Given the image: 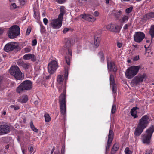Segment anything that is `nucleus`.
Masks as SVG:
<instances>
[{
  "mask_svg": "<svg viewBox=\"0 0 154 154\" xmlns=\"http://www.w3.org/2000/svg\"><path fill=\"white\" fill-rule=\"evenodd\" d=\"M28 100V97L27 95H25L20 97L18 99L19 102L22 103H25Z\"/></svg>",
  "mask_w": 154,
  "mask_h": 154,
  "instance_id": "20",
  "label": "nucleus"
},
{
  "mask_svg": "<svg viewBox=\"0 0 154 154\" xmlns=\"http://www.w3.org/2000/svg\"><path fill=\"white\" fill-rule=\"evenodd\" d=\"M113 70L114 72H116L117 71V68H108V70L109 71H111Z\"/></svg>",
  "mask_w": 154,
  "mask_h": 154,
  "instance_id": "49",
  "label": "nucleus"
},
{
  "mask_svg": "<svg viewBox=\"0 0 154 154\" xmlns=\"http://www.w3.org/2000/svg\"><path fill=\"white\" fill-rule=\"evenodd\" d=\"M110 83L111 86V85H115L114 84V80L113 76L111 75H110Z\"/></svg>",
  "mask_w": 154,
  "mask_h": 154,
  "instance_id": "34",
  "label": "nucleus"
},
{
  "mask_svg": "<svg viewBox=\"0 0 154 154\" xmlns=\"http://www.w3.org/2000/svg\"><path fill=\"white\" fill-rule=\"evenodd\" d=\"M70 30V29L67 28H65L63 31L64 34H65Z\"/></svg>",
  "mask_w": 154,
  "mask_h": 154,
  "instance_id": "50",
  "label": "nucleus"
},
{
  "mask_svg": "<svg viewBox=\"0 0 154 154\" xmlns=\"http://www.w3.org/2000/svg\"><path fill=\"white\" fill-rule=\"evenodd\" d=\"M10 9L11 10L17 8V6L15 3H12L10 7Z\"/></svg>",
  "mask_w": 154,
  "mask_h": 154,
  "instance_id": "37",
  "label": "nucleus"
},
{
  "mask_svg": "<svg viewBox=\"0 0 154 154\" xmlns=\"http://www.w3.org/2000/svg\"><path fill=\"white\" fill-rule=\"evenodd\" d=\"M139 56H136L134 57L133 60L134 61H137L139 60Z\"/></svg>",
  "mask_w": 154,
  "mask_h": 154,
  "instance_id": "53",
  "label": "nucleus"
},
{
  "mask_svg": "<svg viewBox=\"0 0 154 154\" xmlns=\"http://www.w3.org/2000/svg\"><path fill=\"white\" fill-rule=\"evenodd\" d=\"M37 43V40L36 39H35L32 40V45L33 46H35L36 45Z\"/></svg>",
  "mask_w": 154,
  "mask_h": 154,
  "instance_id": "51",
  "label": "nucleus"
},
{
  "mask_svg": "<svg viewBox=\"0 0 154 154\" xmlns=\"http://www.w3.org/2000/svg\"><path fill=\"white\" fill-rule=\"evenodd\" d=\"M68 75V68H65V72L64 74V77L65 80L67 79Z\"/></svg>",
  "mask_w": 154,
  "mask_h": 154,
  "instance_id": "35",
  "label": "nucleus"
},
{
  "mask_svg": "<svg viewBox=\"0 0 154 154\" xmlns=\"http://www.w3.org/2000/svg\"><path fill=\"white\" fill-rule=\"evenodd\" d=\"M122 44L121 43L118 42L117 44V46L119 48H120L122 46Z\"/></svg>",
  "mask_w": 154,
  "mask_h": 154,
  "instance_id": "57",
  "label": "nucleus"
},
{
  "mask_svg": "<svg viewBox=\"0 0 154 154\" xmlns=\"http://www.w3.org/2000/svg\"><path fill=\"white\" fill-rule=\"evenodd\" d=\"M54 150H55V149H54V148L52 149L51 151V154H52L53 153Z\"/></svg>",
  "mask_w": 154,
  "mask_h": 154,
  "instance_id": "64",
  "label": "nucleus"
},
{
  "mask_svg": "<svg viewBox=\"0 0 154 154\" xmlns=\"http://www.w3.org/2000/svg\"><path fill=\"white\" fill-rule=\"evenodd\" d=\"M98 56L100 58L101 61H104L105 60V57L103 52V51H100L98 54Z\"/></svg>",
  "mask_w": 154,
  "mask_h": 154,
  "instance_id": "28",
  "label": "nucleus"
},
{
  "mask_svg": "<svg viewBox=\"0 0 154 154\" xmlns=\"http://www.w3.org/2000/svg\"><path fill=\"white\" fill-rule=\"evenodd\" d=\"M106 28L108 30L112 32L119 33L121 27L116 24H110L107 26Z\"/></svg>",
  "mask_w": 154,
  "mask_h": 154,
  "instance_id": "14",
  "label": "nucleus"
},
{
  "mask_svg": "<svg viewBox=\"0 0 154 154\" xmlns=\"http://www.w3.org/2000/svg\"><path fill=\"white\" fill-rule=\"evenodd\" d=\"M107 62L108 67H113L114 66H116L113 61L107 60Z\"/></svg>",
  "mask_w": 154,
  "mask_h": 154,
  "instance_id": "30",
  "label": "nucleus"
},
{
  "mask_svg": "<svg viewBox=\"0 0 154 154\" xmlns=\"http://www.w3.org/2000/svg\"><path fill=\"white\" fill-rule=\"evenodd\" d=\"M57 68H48V71L50 74H54L56 71Z\"/></svg>",
  "mask_w": 154,
  "mask_h": 154,
  "instance_id": "32",
  "label": "nucleus"
},
{
  "mask_svg": "<svg viewBox=\"0 0 154 154\" xmlns=\"http://www.w3.org/2000/svg\"><path fill=\"white\" fill-rule=\"evenodd\" d=\"M139 68H128L125 72L126 77L128 79L133 78L138 73Z\"/></svg>",
  "mask_w": 154,
  "mask_h": 154,
  "instance_id": "8",
  "label": "nucleus"
},
{
  "mask_svg": "<svg viewBox=\"0 0 154 154\" xmlns=\"http://www.w3.org/2000/svg\"><path fill=\"white\" fill-rule=\"evenodd\" d=\"M30 127L31 128V129L34 132L38 133V130L34 126L33 121L32 120H31L30 121Z\"/></svg>",
  "mask_w": 154,
  "mask_h": 154,
  "instance_id": "24",
  "label": "nucleus"
},
{
  "mask_svg": "<svg viewBox=\"0 0 154 154\" xmlns=\"http://www.w3.org/2000/svg\"><path fill=\"white\" fill-rule=\"evenodd\" d=\"M23 59L25 60L31 59L32 61H35L36 60V57L34 55L31 54L25 55L23 57Z\"/></svg>",
  "mask_w": 154,
  "mask_h": 154,
  "instance_id": "17",
  "label": "nucleus"
},
{
  "mask_svg": "<svg viewBox=\"0 0 154 154\" xmlns=\"http://www.w3.org/2000/svg\"><path fill=\"white\" fill-rule=\"evenodd\" d=\"M114 136V132L113 130L110 128L108 136V139L107 146L106 149V153L108 152L109 148L111 145Z\"/></svg>",
  "mask_w": 154,
  "mask_h": 154,
  "instance_id": "11",
  "label": "nucleus"
},
{
  "mask_svg": "<svg viewBox=\"0 0 154 154\" xmlns=\"http://www.w3.org/2000/svg\"><path fill=\"white\" fill-rule=\"evenodd\" d=\"M154 132V127L152 125L147 129L146 131V134L142 136V142L144 144H149L153 133Z\"/></svg>",
  "mask_w": 154,
  "mask_h": 154,
  "instance_id": "4",
  "label": "nucleus"
},
{
  "mask_svg": "<svg viewBox=\"0 0 154 154\" xmlns=\"http://www.w3.org/2000/svg\"><path fill=\"white\" fill-rule=\"evenodd\" d=\"M60 13L58 15L59 19H63L64 14L65 13V8L64 6H61L60 8Z\"/></svg>",
  "mask_w": 154,
  "mask_h": 154,
  "instance_id": "18",
  "label": "nucleus"
},
{
  "mask_svg": "<svg viewBox=\"0 0 154 154\" xmlns=\"http://www.w3.org/2000/svg\"><path fill=\"white\" fill-rule=\"evenodd\" d=\"M149 122V116L147 115L143 116L139 119L137 125V127L135 130V136L137 137L140 136L143 132V130L147 127Z\"/></svg>",
  "mask_w": 154,
  "mask_h": 154,
  "instance_id": "1",
  "label": "nucleus"
},
{
  "mask_svg": "<svg viewBox=\"0 0 154 154\" xmlns=\"http://www.w3.org/2000/svg\"><path fill=\"white\" fill-rule=\"evenodd\" d=\"M31 31V28L30 27H28L27 30V31L26 33V35H28L30 34Z\"/></svg>",
  "mask_w": 154,
  "mask_h": 154,
  "instance_id": "48",
  "label": "nucleus"
},
{
  "mask_svg": "<svg viewBox=\"0 0 154 154\" xmlns=\"http://www.w3.org/2000/svg\"><path fill=\"white\" fill-rule=\"evenodd\" d=\"M146 78L147 76L145 73L139 74L138 76H136L134 78L132 81L134 84L138 85L143 81L146 80Z\"/></svg>",
  "mask_w": 154,
  "mask_h": 154,
  "instance_id": "9",
  "label": "nucleus"
},
{
  "mask_svg": "<svg viewBox=\"0 0 154 154\" xmlns=\"http://www.w3.org/2000/svg\"><path fill=\"white\" fill-rule=\"evenodd\" d=\"M32 88V83L30 80H25L21 83L17 87L16 89L17 92L20 93L25 91L31 89Z\"/></svg>",
  "mask_w": 154,
  "mask_h": 154,
  "instance_id": "5",
  "label": "nucleus"
},
{
  "mask_svg": "<svg viewBox=\"0 0 154 154\" xmlns=\"http://www.w3.org/2000/svg\"><path fill=\"white\" fill-rule=\"evenodd\" d=\"M130 67H140V66H131Z\"/></svg>",
  "mask_w": 154,
  "mask_h": 154,
  "instance_id": "63",
  "label": "nucleus"
},
{
  "mask_svg": "<svg viewBox=\"0 0 154 154\" xmlns=\"http://www.w3.org/2000/svg\"><path fill=\"white\" fill-rule=\"evenodd\" d=\"M18 47L19 46L17 43L11 42L6 44L4 49L5 51L8 52L17 49Z\"/></svg>",
  "mask_w": 154,
  "mask_h": 154,
  "instance_id": "10",
  "label": "nucleus"
},
{
  "mask_svg": "<svg viewBox=\"0 0 154 154\" xmlns=\"http://www.w3.org/2000/svg\"><path fill=\"white\" fill-rule=\"evenodd\" d=\"M35 74L36 75H37L40 72V68H35Z\"/></svg>",
  "mask_w": 154,
  "mask_h": 154,
  "instance_id": "45",
  "label": "nucleus"
},
{
  "mask_svg": "<svg viewBox=\"0 0 154 154\" xmlns=\"http://www.w3.org/2000/svg\"><path fill=\"white\" fill-rule=\"evenodd\" d=\"M112 90L113 92L115 93L116 92V85H112Z\"/></svg>",
  "mask_w": 154,
  "mask_h": 154,
  "instance_id": "46",
  "label": "nucleus"
},
{
  "mask_svg": "<svg viewBox=\"0 0 154 154\" xmlns=\"http://www.w3.org/2000/svg\"><path fill=\"white\" fill-rule=\"evenodd\" d=\"M17 63L19 66H22L23 67H27L29 66V65L28 63H25L21 60L18 61Z\"/></svg>",
  "mask_w": 154,
  "mask_h": 154,
  "instance_id": "23",
  "label": "nucleus"
},
{
  "mask_svg": "<svg viewBox=\"0 0 154 154\" xmlns=\"http://www.w3.org/2000/svg\"><path fill=\"white\" fill-rule=\"evenodd\" d=\"M66 88H65L63 92L60 95L59 99V103L61 114L65 116L66 111Z\"/></svg>",
  "mask_w": 154,
  "mask_h": 154,
  "instance_id": "2",
  "label": "nucleus"
},
{
  "mask_svg": "<svg viewBox=\"0 0 154 154\" xmlns=\"http://www.w3.org/2000/svg\"><path fill=\"white\" fill-rule=\"evenodd\" d=\"M9 72L11 75L17 80H22L24 79V75L22 73L19 68H10Z\"/></svg>",
  "mask_w": 154,
  "mask_h": 154,
  "instance_id": "6",
  "label": "nucleus"
},
{
  "mask_svg": "<svg viewBox=\"0 0 154 154\" xmlns=\"http://www.w3.org/2000/svg\"><path fill=\"white\" fill-rule=\"evenodd\" d=\"M63 75H60L57 77V82L59 83H62L63 82Z\"/></svg>",
  "mask_w": 154,
  "mask_h": 154,
  "instance_id": "27",
  "label": "nucleus"
},
{
  "mask_svg": "<svg viewBox=\"0 0 154 154\" xmlns=\"http://www.w3.org/2000/svg\"><path fill=\"white\" fill-rule=\"evenodd\" d=\"M54 153L55 154H60V152L59 150L56 151Z\"/></svg>",
  "mask_w": 154,
  "mask_h": 154,
  "instance_id": "62",
  "label": "nucleus"
},
{
  "mask_svg": "<svg viewBox=\"0 0 154 154\" xmlns=\"http://www.w3.org/2000/svg\"><path fill=\"white\" fill-rule=\"evenodd\" d=\"M152 154V151L151 150H149V151H147L146 152L145 154Z\"/></svg>",
  "mask_w": 154,
  "mask_h": 154,
  "instance_id": "58",
  "label": "nucleus"
},
{
  "mask_svg": "<svg viewBox=\"0 0 154 154\" xmlns=\"http://www.w3.org/2000/svg\"><path fill=\"white\" fill-rule=\"evenodd\" d=\"M145 16L147 19L154 18V12L149 13L145 15Z\"/></svg>",
  "mask_w": 154,
  "mask_h": 154,
  "instance_id": "25",
  "label": "nucleus"
},
{
  "mask_svg": "<svg viewBox=\"0 0 154 154\" xmlns=\"http://www.w3.org/2000/svg\"><path fill=\"white\" fill-rule=\"evenodd\" d=\"M51 75H48L46 76L45 78L46 79H49V78L50 77Z\"/></svg>",
  "mask_w": 154,
  "mask_h": 154,
  "instance_id": "61",
  "label": "nucleus"
},
{
  "mask_svg": "<svg viewBox=\"0 0 154 154\" xmlns=\"http://www.w3.org/2000/svg\"><path fill=\"white\" fill-rule=\"evenodd\" d=\"M11 108L13 109L14 110H18L20 107L18 106H15V105H11L10 106Z\"/></svg>",
  "mask_w": 154,
  "mask_h": 154,
  "instance_id": "39",
  "label": "nucleus"
},
{
  "mask_svg": "<svg viewBox=\"0 0 154 154\" xmlns=\"http://www.w3.org/2000/svg\"><path fill=\"white\" fill-rule=\"evenodd\" d=\"M44 117L45 118V121L46 122H49L51 120V117L49 114L48 113L45 114L44 115Z\"/></svg>",
  "mask_w": 154,
  "mask_h": 154,
  "instance_id": "33",
  "label": "nucleus"
},
{
  "mask_svg": "<svg viewBox=\"0 0 154 154\" xmlns=\"http://www.w3.org/2000/svg\"><path fill=\"white\" fill-rule=\"evenodd\" d=\"M28 150L29 152H32L33 150V148L32 146H31L30 147H29L28 148Z\"/></svg>",
  "mask_w": 154,
  "mask_h": 154,
  "instance_id": "56",
  "label": "nucleus"
},
{
  "mask_svg": "<svg viewBox=\"0 0 154 154\" xmlns=\"http://www.w3.org/2000/svg\"><path fill=\"white\" fill-rule=\"evenodd\" d=\"M46 30L45 27L42 25H40V32L42 34L45 33Z\"/></svg>",
  "mask_w": 154,
  "mask_h": 154,
  "instance_id": "38",
  "label": "nucleus"
},
{
  "mask_svg": "<svg viewBox=\"0 0 154 154\" xmlns=\"http://www.w3.org/2000/svg\"><path fill=\"white\" fill-rule=\"evenodd\" d=\"M114 15L116 18H119L122 15V11L119 10L118 12H115L114 13Z\"/></svg>",
  "mask_w": 154,
  "mask_h": 154,
  "instance_id": "31",
  "label": "nucleus"
},
{
  "mask_svg": "<svg viewBox=\"0 0 154 154\" xmlns=\"http://www.w3.org/2000/svg\"><path fill=\"white\" fill-rule=\"evenodd\" d=\"M31 49V47H28L25 48L24 49V51L26 53H27L30 52Z\"/></svg>",
  "mask_w": 154,
  "mask_h": 154,
  "instance_id": "41",
  "label": "nucleus"
},
{
  "mask_svg": "<svg viewBox=\"0 0 154 154\" xmlns=\"http://www.w3.org/2000/svg\"><path fill=\"white\" fill-rule=\"evenodd\" d=\"M149 34L152 38H154V25L151 26L149 31Z\"/></svg>",
  "mask_w": 154,
  "mask_h": 154,
  "instance_id": "26",
  "label": "nucleus"
},
{
  "mask_svg": "<svg viewBox=\"0 0 154 154\" xmlns=\"http://www.w3.org/2000/svg\"><path fill=\"white\" fill-rule=\"evenodd\" d=\"M20 34V28L19 26L14 25L10 28L8 35L10 38L13 39L16 38Z\"/></svg>",
  "mask_w": 154,
  "mask_h": 154,
  "instance_id": "7",
  "label": "nucleus"
},
{
  "mask_svg": "<svg viewBox=\"0 0 154 154\" xmlns=\"http://www.w3.org/2000/svg\"><path fill=\"white\" fill-rule=\"evenodd\" d=\"M57 2L59 4H62L64 3L66 0H56Z\"/></svg>",
  "mask_w": 154,
  "mask_h": 154,
  "instance_id": "52",
  "label": "nucleus"
},
{
  "mask_svg": "<svg viewBox=\"0 0 154 154\" xmlns=\"http://www.w3.org/2000/svg\"><path fill=\"white\" fill-rule=\"evenodd\" d=\"M3 32L4 31L3 29H0V35L3 33Z\"/></svg>",
  "mask_w": 154,
  "mask_h": 154,
  "instance_id": "60",
  "label": "nucleus"
},
{
  "mask_svg": "<svg viewBox=\"0 0 154 154\" xmlns=\"http://www.w3.org/2000/svg\"><path fill=\"white\" fill-rule=\"evenodd\" d=\"M128 19L129 18L128 16L125 15L122 18V23H126L128 20Z\"/></svg>",
  "mask_w": 154,
  "mask_h": 154,
  "instance_id": "36",
  "label": "nucleus"
},
{
  "mask_svg": "<svg viewBox=\"0 0 154 154\" xmlns=\"http://www.w3.org/2000/svg\"><path fill=\"white\" fill-rule=\"evenodd\" d=\"M94 45L96 48L98 47L99 45L100 39L98 37H95Z\"/></svg>",
  "mask_w": 154,
  "mask_h": 154,
  "instance_id": "29",
  "label": "nucleus"
},
{
  "mask_svg": "<svg viewBox=\"0 0 154 154\" xmlns=\"http://www.w3.org/2000/svg\"><path fill=\"white\" fill-rule=\"evenodd\" d=\"M145 37V35L141 32H136L134 35V41L136 42L140 43Z\"/></svg>",
  "mask_w": 154,
  "mask_h": 154,
  "instance_id": "12",
  "label": "nucleus"
},
{
  "mask_svg": "<svg viewBox=\"0 0 154 154\" xmlns=\"http://www.w3.org/2000/svg\"><path fill=\"white\" fill-rule=\"evenodd\" d=\"M62 20L63 19H59L58 18L57 19L53 20L51 22L50 25L54 29H58L61 26Z\"/></svg>",
  "mask_w": 154,
  "mask_h": 154,
  "instance_id": "13",
  "label": "nucleus"
},
{
  "mask_svg": "<svg viewBox=\"0 0 154 154\" xmlns=\"http://www.w3.org/2000/svg\"><path fill=\"white\" fill-rule=\"evenodd\" d=\"M139 108L137 107H133V109H131V114L134 118H136L138 117V116L137 115V109H139Z\"/></svg>",
  "mask_w": 154,
  "mask_h": 154,
  "instance_id": "19",
  "label": "nucleus"
},
{
  "mask_svg": "<svg viewBox=\"0 0 154 154\" xmlns=\"http://www.w3.org/2000/svg\"><path fill=\"white\" fill-rule=\"evenodd\" d=\"M64 149H63V148H62L61 150V154H64Z\"/></svg>",
  "mask_w": 154,
  "mask_h": 154,
  "instance_id": "59",
  "label": "nucleus"
},
{
  "mask_svg": "<svg viewBox=\"0 0 154 154\" xmlns=\"http://www.w3.org/2000/svg\"><path fill=\"white\" fill-rule=\"evenodd\" d=\"M125 154H131L132 152L129 150L128 147H126L125 150Z\"/></svg>",
  "mask_w": 154,
  "mask_h": 154,
  "instance_id": "40",
  "label": "nucleus"
},
{
  "mask_svg": "<svg viewBox=\"0 0 154 154\" xmlns=\"http://www.w3.org/2000/svg\"><path fill=\"white\" fill-rule=\"evenodd\" d=\"M43 21L44 24L45 25H46L48 23V20L46 18H44L43 19Z\"/></svg>",
  "mask_w": 154,
  "mask_h": 154,
  "instance_id": "54",
  "label": "nucleus"
},
{
  "mask_svg": "<svg viewBox=\"0 0 154 154\" xmlns=\"http://www.w3.org/2000/svg\"><path fill=\"white\" fill-rule=\"evenodd\" d=\"M132 9L133 8L131 7L127 8L125 10V12L127 13H129L132 11Z\"/></svg>",
  "mask_w": 154,
  "mask_h": 154,
  "instance_id": "44",
  "label": "nucleus"
},
{
  "mask_svg": "<svg viewBox=\"0 0 154 154\" xmlns=\"http://www.w3.org/2000/svg\"><path fill=\"white\" fill-rule=\"evenodd\" d=\"M10 131V126L8 125H0V135L7 134Z\"/></svg>",
  "mask_w": 154,
  "mask_h": 154,
  "instance_id": "15",
  "label": "nucleus"
},
{
  "mask_svg": "<svg viewBox=\"0 0 154 154\" xmlns=\"http://www.w3.org/2000/svg\"><path fill=\"white\" fill-rule=\"evenodd\" d=\"M57 63L55 60L52 61L48 64V67L50 66V67H57Z\"/></svg>",
  "mask_w": 154,
  "mask_h": 154,
  "instance_id": "22",
  "label": "nucleus"
},
{
  "mask_svg": "<svg viewBox=\"0 0 154 154\" xmlns=\"http://www.w3.org/2000/svg\"><path fill=\"white\" fill-rule=\"evenodd\" d=\"M80 17L84 19L91 22H94L96 20V19L92 15L86 14H81Z\"/></svg>",
  "mask_w": 154,
  "mask_h": 154,
  "instance_id": "16",
  "label": "nucleus"
},
{
  "mask_svg": "<svg viewBox=\"0 0 154 154\" xmlns=\"http://www.w3.org/2000/svg\"><path fill=\"white\" fill-rule=\"evenodd\" d=\"M116 110V106L115 105H113L111 109V112L112 114H114Z\"/></svg>",
  "mask_w": 154,
  "mask_h": 154,
  "instance_id": "42",
  "label": "nucleus"
},
{
  "mask_svg": "<svg viewBox=\"0 0 154 154\" xmlns=\"http://www.w3.org/2000/svg\"><path fill=\"white\" fill-rule=\"evenodd\" d=\"M20 5H21L23 6L25 4V0H19Z\"/></svg>",
  "mask_w": 154,
  "mask_h": 154,
  "instance_id": "47",
  "label": "nucleus"
},
{
  "mask_svg": "<svg viewBox=\"0 0 154 154\" xmlns=\"http://www.w3.org/2000/svg\"><path fill=\"white\" fill-rule=\"evenodd\" d=\"M131 25V23H128V24H125L123 27V29L124 30H126L128 29V27L130 26Z\"/></svg>",
  "mask_w": 154,
  "mask_h": 154,
  "instance_id": "43",
  "label": "nucleus"
},
{
  "mask_svg": "<svg viewBox=\"0 0 154 154\" xmlns=\"http://www.w3.org/2000/svg\"><path fill=\"white\" fill-rule=\"evenodd\" d=\"M99 13L97 11H95L93 14L95 17H97L99 15Z\"/></svg>",
  "mask_w": 154,
  "mask_h": 154,
  "instance_id": "55",
  "label": "nucleus"
},
{
  "mask_svg": "<svg viewBox=\"0 0 154 154\" xmlns=\"http://www.w3.org/2000/svg\"><path fill=\"white\" fill-rule=\"evenodd\" d=\"M71 47V41L69 39H68L66 42L65 45L63 47V49L66 53V54L65 57L66 61L69 66L70 65V60L72 55Z\"/></svg>",
  "mask_w": 154,
  "mask_h": 154,
  "instance_id": "3",
  "label": "nucleus"
},
{
  "mask_svg": "<svg viewBox=\"0 0 154 154\" xmlns=\"http://www.w3.org/2000/svg\"><path fill=\"white\" fill-rule=\"evenodd\" d=\"M119 147V146L118 143H115L113 146L111 150V153L112 154H115L117 151Z\"/></svg>",
  "mask_w": 154,
  "mask_h": 154,
  "instance_id": "21",
  "label": "nucleus"
}]
</instances>
